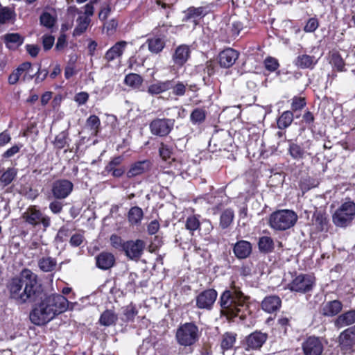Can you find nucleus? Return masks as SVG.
Listing matches in <instances>:
<instances>
[{
	"mask_svg": "<svg viewBox=\"0 0 355 355\" xmlns=\"http://www.w3.org/2000/svg\"><path fill=\"white\" fill-rule=\"evenodd\" d=\"M8 288L10 296L19 304L35 302L40 295L41 286L37 275L29 269H24L12 278Z\"/></svg>",
	"mask_w": 355,
	"mask_h": 355,
	"instance_id": "f257e3e1",
	"label": "nucleus"
},
{
	"mask_svg": "<svg viewBox=\"0 0 355 355\" xmlns=\"http://www.w3.org/2000/svg\"><path fill=\"white\" fill-rule=\"evenodd\" d=\"M38 303L30 313V320L37 325H42L55 318V315L64 312L68 307L69 302L62 295L54 294L46 295L40 289Z\"/></svg>",
	"mask_w": 355,
	"mask_h": 355,
	"instance_id": "f03ea898",
	"label": "nucleus"
},
{
	"mask_svg": "<svg viewBox=\"0 0 355 355\" xmlns=\"http://www.w3.org/2000/svg\"><path fill=\"white\" fill-rule=\"evenodd\" d=\"M248 297L240 291L239 287L232 284L229 289L220 295L218 303L220 312L229 318L239 317L245 319L249 313Z\"/></svg>",
	"mask_w": 355,
	"mask_h": 355,
	"instance_id": "7ed1b4c3",
	"label": "nucleus"
},
{
	"mask_svg": "<svg viewBox=\"0 0 355 355\" xmlns=\"http://www.w3.org/2000/svg\"><path fill=\"white\" fill-rule=\"evenodd\" d=\"M297 218V214L292 210H278L270 215L268 225L274 230L284 231L294 226Z\"/></svg>",
	"mask_w": 355,
	"mask_h": 355,
	"instance_id": "20e7f679",
	"label": "nucleus"
},
{
	"mask_svg": "<svg viewBox=\"0 0 355 355\" xmlns=\"http://www.w3.org/2000/svg\"><path fill=\"white\" fill-rule=\"evenodd\" d=\"M175 338L179 345L184 347L192 346L200 338L199 329L193 322H186L178 328Z\"/></svg>",
	"mask_w": 355,
	"mask_h": 355,
	"instance_id": "39448f33",
	"label": "nucleus"
},
{
	"mask_svg": "<svg viewBox=\"0 0 355 355\" xmlns=\"http://www.w3.org/2000/svg\"><path fill=\"white\" fill-rule=\"evenodd\" d=\"M355 216V203L347 199L333 215V222L338 226L345 227L348 226Z\"/></svg>",
	"mask_w": 355,
	"mask_h": 355,
	"instance_id": "423d86ee",
	"label": "nucleus"
},
{
	"mask_svg": "<svg viewBox=\"0 0 355 355\" xmlns=\"http://www.w3.org/2000/svg\"><path fill=\"white\" fill-rule=\"evenodd\" d=\"M21 218L28 225L32 227L42 224L44 229L51 225V218L44 215L36 206L28 207L21 215Z\"/></svg>",
	"mask_w": 355,
	"mask_h": 355,
	"instance_id": "0eeeda50",
	"label": "nucleus"
},
{
	"mask_svg": "<svg viewBox=\"0 0 355 355\" xmlns=\"http://www.w3.org/2000/svg\"><path fill=\"white\" fill-rule=\"evenodd\" d=\"M315 285V278L311 275L300 274L293 277L287 288L292 292L306 293L311 291Z\"/></svg>",
	"mask_w": 355,
	"mask_h": 355,
	"instance_id": "6e6552de",
	"label": "nucleus"
},
{
	"mask_svg": "<svg viewBox=\"0 0 355 355\" xmlns=\"http://www.w3.org/2000/svg\"><path fill=\"white\" fill-rule=\"evenodd\" d=\"M98 0H91L84 7V12L77 10L79 17L76 19V26L73 30V35L78 36L82 35L87 28L91 22L90 17L94 15V4Z\"/></svg>",
	"mask_w": 355,
	"mask_h": 355,
	"instance_id": "1a4fd4ad",
	"label": "nucleus"
},
{
	"mask_svg": "<svg viewBox=\"0 0 355 355\" xmlns=\"http://www.w3.org/2000/svg\"><path fill=\"white\" fill-rule=\"evenodd\" d=\"M174 123V119L157 118L150 122L149 128L153 135L165 137L171 132Z\"/></svg>",
	"mask_w": 355,
	"mask_h": 355,
	"instance_id": "9d476101",
	"label": "nucleus"
},
{
	"mask_svg": "<svg viewBox=\"0 0 355 355\" xmlns=\"http://www.w3.org/2000/svg\"><path fill=\"white\" fill-rule=\"evenodd\" d=\"M145 247L146 243L143 240H130L123 242L122 250L130 259L135 260L141 257Z\"/></svg>",
	"mask_w": 355,
	"mask_h": 355,
	"instance_id": "9b49d317",
	"label": "nucleus"
},
{
	"mask_svg": "<svg viewBox=\"0 0 355 355\" xmlns=\"http://www.w3.org/2000/svg\"><path fill=\"white\" fill-rule=\"evenodd\" d=\"M339 343L340 349L345 354H350L355 350V325L340 334Z\"/></svg>",
	"mask_w": 355,
	"mask_h": 355,
	"instance_id": "f8f14e48",
	"label": "nucleus"
},
{
	"mask_svg": "<svg viewBox=\"0 0 355 355\" xmlns=\"http://www.w3.org/2000/svg\"><path fill=\"white\" fill-rule=\"evenodd\" d=\"M218 297V293L213 288L205 290L196 297V306L200 309L211 310Z\"/></svg>",
	"mask_w": 355,
	"mask_h": 355,
	"instance_id": "ddd939ff",
	"label": "nucleus"
},
{
	"mask_svg": "<svg viewBox=\"0 0 355 355\" xmlns=\"http://www.w3.org/2000/svg\"><path fill=\"white\" fill-rule=\"evenodd\" d=\"M73 183L67 180H58L52 185V193L55 199H64L68 197L73 191Z\"/></svg>",
	"mask_w": 355,
	"mask_h": 355,
	"instance_id": "4468645a",
	"label": "nucleus"
},
{
	"mask_svg": "<svg viewBox=\"0 0 355 355\" xmlns=\"http://www.w3.org/2000/svg\"><path fill=\"white\" fill-rule=\"evenodd\" d=\"M302 347L304 355H321L324 349L321 340L315 336L307 338Z\"/></svg>",
	"mask_w": 355,
	"mask_h": 355,
	"instance_id": "2eb2a0df",
	"label": "nucleus"
},
{
	"mask_svg": "<svg viewBox=\"0 0 355 355\" xmlns=\"http://www.w3.org/2000/svg\"><path fill=\"white\" fill-rule=\"evenodd\" d=\"M268 339V334L261 331H256L246 337V350L260 349Z\"/></svg>",
	"mask_w": 355,
	"mask_h": 355,
	"instance_id": "dca6fc26",
	"label": "nucleus"
},
{
	"mask_svg": "<svg viewBox=\"0 0 355 355\" xmlns=\"http://www.w3.org/2000/svg\"><path fill=\"white\" fill-rule=\"evenodd\" d=\"M190 55V47L186 44H181L175 48L172 55V61L174 65L181 67L188 61Z\"/></svg>",
	"mask_w": 355,
	"mask_h": 355,
	"instance_id": "f3484780",
	"label": "nucleus"
},
{
	"mask_svg": "<svg viewBox=\"0 0 355 355\" xmlns=\"http://www.w3.org/2000/svg\"><path fill=\"white\" fill-rule=\"evenodd\" d=\"M239 55V53L232 48L224 49L218 55V62L220 66L223 68H229L232 67L238 59Z\"/></svg>",
	"mask_w": 355,
	"mask_h": 355,
	"instance_id": "a211bd4d",
	"label": "nucleus"
},
{
	"mask_svg": "<svg viewBox=\"0 0 355 355\" xmlns=\"http://www.w3.org/2000/svg\"><path fill=\"white\" fill-rule=\"evenodd\" d=\"M233 252L237 259H246L252 252V244L245 240L239 241L234 245Z\"/></svg>",
	"mask_w": 355,
	"mask_h": 355,
	"instance_id": "6ab92c4d",
	"label": "nucleus"
},
{
	"mask_svg": "<svg viewBox=\"0 0 355 355\" xmlns=\"http://www.w3.org/2000/svg\"><path fill=\"white\" fill-rule=\"evenodd\" d=\"M318 60L313 55H310L307 54H300L295 58L294 61V64L297 68L302 69H312L314 68Z\"/></svg>",
	"mask_w": 355,
	"mask_h": 355,
	"instance_id": "aec40b11",
	"label": "nucleus"
},
{
	"mask_svg": "<svg viewBox=\"0 0 355 355\" xmlns=\"http://www.w3.org/2000/svg\"><path fill=\"white\" fill-rule=\"evenodd\" d=\"M171 80H158L148 87L147 92L151 96H157L171 89Z\"/></svg>",
	"mask_w": 355,
	"mask_h": 355,
	"instance_id": "412c9836",
	"label": "nucleus"
},
{
	"mask_svg": "<svg viewBox=\"0 0 355 355\" xmlns=\"http://www.w3.org/2000/svg\"><path fill=\"white\" fill-rule=\"evenodd\" d=\"M127 46V42L125 41H120L116 42L112 47H111L105 55V59L107 62L113 61L114 60L120 58Z\"/></svg>",
	"mask_w": 355,
	"mask_h": 355,
	"instance_id": "4be33fe9",
	"label": "nucleus"
},
{
	"mask_svg": "<svg viewBox=\"0 0 355 355\" xmlns=\"http://www.w3.org/2000/svg\"><path fill=\"white\" fill-rule=\"evenodd\" d=\"M96 266L101 270H108L115 262L114 255L109 252H101L96 257Z\"/></svg>",
	"mask_w": 355,
	"mask_h": 355,
	"instance_id": "5701e85b",
	"label": "nucleus"
},
{
	"mask_svg": "<svg viewBox=\"0 0 355 355\" xmlns=\"http://www.w3.org/2000/svg\"><path fill=\"white\" fill-rule=\"evenodd\" d=\"M282 301L277 295L266 297L262 301L261 307L267 313H272L279 309Z\"/></svg>",
	"mask_w": 355,
	"mask_h": 355,
	"instance_id": "b1692460",
	"label": "nucleus"
},
{
	"mask_svg": "<svg viewBox=\"0 0 355 355\" xmlns=\"http://www.w3.org/2000/svg\"><path fill=\"white\" fill-rule=\"evenodd\" d=\"M355 323V310H350L340 314L335 320L337 328H343Z\"/></svg>",
	"mask_w": 355,
	"mask_h": 355,
	"instance_id": "393cba45",
	"label": "nucleus"
},
{
	"mask_svg": "<svg viewBox=\"0 0 355 355\" xmlns=\"http://www.w3.org/2000/svg\"><path fill=\"white\" fill-rule=\"evenodd\" d=\"M209 12L207 6L189 7L185 12V20L196 21L198 18L205 16Z\"/></svg>",
	"mask_w": 355,
	"mask_h": 355,
	"instance_id": "a878e982",
	"label": "nucleus"
},
{
	"mask_svg": "<svg viewBox=\"0 0 355 355\" xmlns=\"http://www.w3.org/2000/svg\"><path fill=\"white\" fill-rule=\"evenodd\" d=\"M342 307V303L338 300L327 302L322 307V313L325 316L331 317L338 314Z\"/></svg>",
	"mask_w": 355,
	"mask_h": 355,
	"instance_id": "bb28decb",
	"label": "nucleus"
},
{
	"mask_svg": "<svg viewBox=\"0 0 355 355\" xmlns=\"http://www.w3.org/2000/svg\"><path fill=\"white\" fill-rule=\"evenodd\" d=\"M150 168V162L148 160L139 161L134 163L129 171L127 172V176L128 178H133L137 175H139Z\"/></svg>",
	"mask_w": 355,
	"mask_h": 355,
	"instance_id": "cd10ccee",
	"label": "nucleus"
},
{
	"mask_svg": "<svg viewBox=\"0 0 355 355\" xmlns=\"http://www.w3.org/2000/svg\"><path fill=\"white\" fill-rule=\"evenodd\" d=\"M143 217V210L137 206L131 207L128 213V220L131 225L140 224Z\"/></svg>",
	"mask_w": 355,
	"mask_h": 355,
	"instance_id": "c85d7f7f",
	"label": "nucleus"
},
{
	"mask_svg": "<svg viewBox=\"0 0 355 355\" xmlns=\"http://www.w3.org/2000/svg\"><path fill=\"white\" fill-rule=\"evenodd\" d=\"M4 40L6 46L10 49H15L24 42V38L19 33H8L5 35Z\"/></svg>",
	"mask_w": 355,
	"mask_h": 355,
	"instance_id": "c756f323",
	"label": "nucleus"
},
{
	"mask_svg": "<svg viewBox=\"0 0 355 355\" xmlns=\"http://www.w3.org/2000/svg\"><path fill=\"white\" fill-rule=\"evenodd\" d=\"M30 67L29 62H25L21 64L16 69H15L8 77V83L10 85H15L19 80L20 77L24 72V70H27Z\"/></svg>",
	"mask_w": 355,
	"mask_h": 355,
	"instance_id": "7c9ffc66",
	"label": "nucleus"
},
{
	"mask_svg": "<svg viewBox=\"0 0 355 355\" xmlns=\"http://www.w3.org/2000/svg\"><path fill=\"white\" fill-rule=\"evenodd\" d=\"M143 78L137 73H130L125 76L124 83L132 89H139L143 83Z\"/></svg>",
	"mask_w": 355,
	"mask_h": 355,
	"instance_id": "2f4dec72",
	"label": "nucleus"
},
{
	"mask_svg": "<svg viewBox=\"0 0 355 355\" xmlns=\"http://www.w3.org/2000/svg\"><path fill=\"white\" fill-rule=\"evenodd\" d=\"M117 320L118 316L113 311L106 310L101 314L99 322L101 325L109 327L115 324Z\"/></svg>",
	"mask_w": 355,
	"mask_h": 355,
	"instance_id": "473e14b6",
	"label": "nucleus"
},
{
	"mask_svg": "<svg viewBox=\"0 0 355 355\" xmlns=\"http://www.w3.org/2000/svg\"><path fill=\"white\" fill-rule=\"evenodd\" d=\"M258 247L261 252H270L274 249V241L272 239L270 236H261L259 239Z\"/></svg>",
	"mask_w": 355,
	"mask_h": 355,
	"instance_id": "72a5a7b5",
	"label": "nucleus"
},
{
	"mask_svg": "<svg viewBox=\"0 0 355 355\" xmlns=\"http://www.w3.org/2000/svg\"><path fill=\"white\" fill-rule=\"evenodd\" d=\"M288 153L296 160L304 159L306 154V151L301 146L293 142L289 145Z\"/></svg>",
	"mask_w": 355,
	"mask_h": 355,
	"instance_id": "f704fd0d",
	"label": "nucleus"
},
{
	"mask_svg": "<svg viewBox=\"0 0 355 355\" xmlns=\"http://www.w3.org/2000/svg\"><path fill=\"white\" fill-rule=\"evenodd\" d=\"M147 42L149 51L153 53H159L162 51L165 46L164 40L159 37H153L148 39Z\"/></svg>",
	"mask_w": 355,
	"mask_h": 355,
	"instance_id": "c9c22d12",
	"label": "nucleus"
},
{
	"mask_svg": "<svg viewBox=\"0 0 355 355\" xmlns=\"http://www.w3.org/2000/svg\"><path fill=\"white\" fill-rule=\"evenodd\" d=\"M293 121V114L291 111H285L277 119V127L279 129L288 128Z\"/></svg>",
	"mask_w": 355,
	"mask_h": 355,
	"instance_id": "e433bc0d",
	"label": "nucleus"
},
{
	"mask_svg": "<svg viewBox=\"0 0 355 355\" xmlns=\"http://www.w3.org/2000/svg\"><path fill=\"white\" fill-rule=\"evenodd\" d=\"M234 214L232 209H227L223 211L220 217V226L223 229L227 228L233 221Z\"/></svg>",
	"mask_w": 355,
	"mask_h": 355,
	"instance_id": "4c0bfd02",
	"label": "nucleus"
},
{
	"mask_svg": "<svg viewBox=\"0 0 355 355\" xmlns=\"http://www.w3.org/2000/svg\"><path fill=\"white\" fill-rule=\"evenodd\" d=\"M56 261L51 257H42L38 261V266L44 272L53 271L56 266Z\"/></svg>",
	"mask_w": 355,
	"mask_h": 355,
	"instance_id": "58836bf2",
	"label": "nucleus"
},
{
	"mask_svg": "<svg viewBox=\"0 0 355 355\" xmlns=\"http://www.w3.org/2000/svg\"><path fill=\"white\" fill-rule=\"evenodd\" d=\"M86 126L89 128L92 134L97 135L100 130L101 121L96 115H91L86 120Z\"/></svg>",
	"mask_w": 355,
	"mask_h": 355,
	"instance_id": "ea45409f",
	"label": "nucleus"
},
{
	"mask_svg": "<svg viewBox=\"0 0 355 355\" xmlns=\"http://www.w3.org/2000/svg\"><path fill=\"white\" fill-rule=\"evenodd\" d=\"M122 316L121 320L123 321H132L134 320L135 315L137 314L135 306L130 304L123 308H122Z\"/></svg>",
	"mask_w": 355,
	"mask_h": 355,
	"instance_id": "a19ab883",
	"label": "nucleus"
},
{
	"mask_svg": "<svg viewBox=\"0 0 355 355\" xmlns=\"http://www.w3.org/2000/svg\"><path fill=\"white\" fill-rule=\"evenodd\" d=\"M200 226V223L199 220V216L193 215L187 217L185 221V227L187 230H189L191 234H193V232L199 230Z\"/></svg>",
	"mask_w": 355,
	"mask_h": 355,
	"instance_id": "79ce46f5",
	"label": "nucleus"
},
{
	"mask_svg": "<svg viewBox=\"0 0 355 355\" xmlns=\"http://www.w3.org/2000/svg\"><path fill=\"white\" fill-rule=\"evenodd\" d=\"M71 234V230L69 227L68 225H63L61 227L55 238V241L56 243H63L67 241L68 238Z\"/></svg>",
	"mask_w": 355,
	"mask_h": 355,
	"instance_id": "37998d69",
	"label": "nucleus"
},
{
	"mask_svg": "<svg viewBox=\"0 0 355 355\" xmlns=\"http://www.w3.org/2000/svg\"><path fill=\"white\" fill-rule=\"evenodd\" d=\"M171 80V89L173 94L178 96H182L185 94L187 91V84L183 82L178 81L175 82L173 80Z\"/></svg>",
	"mask_w": 355,
	"mask_h": 355,
	"instance_id": "c03bdc74",
	"label": "nucleus"
},
{
	"mask_svg": "<svg viewBox=\"0 0 355 355\" xmlns=\"http://www.w3.org/2000/svg\"><path fill=\"white\" fill-rule=\"evenodd\" d=\"M17 175V169L15 168H8L1 176L0 181L4 185H8L11 183Z\"/></svg>",
	"mask_w": 355,
	"mask_h": 355,
	"instance_id": "a18cd8bd",
	"label": "nucleus"
},
{
	"mask_svg": "<svg viewBox=\"0 0 355 355\" xmlns=\"http://www.w3.org/2000/svg\"><path fill=\"white\" fill-rule=\"evenodd\" d=\"M313 221L318 229L322 231L327 227V220L325 215L320 211H317L313 215Z\"/></svg>",
	"mask_w": 355,
	"mask_h": 355,
	"instance_id": "49530a36",
	"label": "nucleus"
},
{
	"mask_svg": "<svg viewBox=\"0 0 355 355\" xmlns=\"http://www.w3.org/2000/svg\"><path fill=\"white\" fill-rule=\"evenodd\" d=\"M236 341V335L232 333H226L224 334L221 347L224 349H229L232 348Z\"/></svg>",
	"mask_w": 355,
	"mask_h": 355,
	"instance_id": "de8ad7c7",
	"label": "nucleus"
},
{
	"mask_svg": "<svg viewBox=\"0 0 355 355\" xmlns=\"http://www.w3.org/2000/svg\"><path fill=\"white\" fill-rule=\"evenodd\" d=\"M40 20V24L47 28H52L55 23V17L47 12H44L41 15Z\"/></svg>",
	"mask_w": 355,
	"mask_h": 355,
	"instance_id": "09e8293b",
	"label": "nucleus"
},
{
	"mask_svg": "<svg viewBox=\"0 0 355 355\" xmlns=\"http://www.w3.org/2000/svg\"><path fill=\"white\" fill-rule=\"evenodd\" d=\"M331 63L334 68L336 69L338 71H345V62L341 56L337 53L332 55Z\"/></svg>",
	"mask_w": 355,
	"mask_h": 355,
	"instance_id": "8fccbe9b",
	"label": "nucleus"
},
{
	"mask_svg": "<svg viewBox=\"0 0 355 355\" xmlns=\"http://www.w3.org/2000/svg\"><path fill=\"white\" fill-rule=\"evenodd\" d=\"M159 153L161 157L166 161L171 157L173 154V148L171 146L162 143L159 148Z\"/></svg>",
	"mask_w": 355,
	"mask_h": 355,
	"instance_id": "3c124183",
	"label": "nucleus"
},
{
	"mask_svg": "<svg viewBox=\"0 0 355 355\" xmlns=\"http://www.w3.org/2000/svg\"><path fill=\"white\" fill-rule=\"evenodd\" d=\"M191 121L194 123H201L205 119V112L202 109L196 108L191 114Z\"/></svg>",
	"mask_w": 355,
	"mask_h": 355,
	"instance_id": "603ef678",
	"label": "nucleus"
},
{
	"mask_svg": "<svg viewBox=\"0 0 355 355\" xmlns=\"http://www.w3.org/2000/svg\"><path fill=\"white\" fill-rule=\"evenodd\" d=\"M14 15L13 11L7 7L0 8V23L4 24L10 20Z\"/></svg>",
	"mask_w": 355,
	"mask_h": 355,
	"instance_id": "864d4df0",
	"label": "nucleus"
},
{
	"mask_svg": "<svg viewBox=\"0 0 355 355\" xmlns=\"http://www.w3.org/2000/svg\"><path fill=\"white\" fill-rule=\"evenodd\" d=\"M40 65L38 66L37 71L36 72H34L33 69L32 67V64L30 62L29 68H28L27 70H24L21 80L23 82L31 80L36 76V74L40 73Z\"/></svg>",
	"mask_w": 355,
	"mask_h": 355,
	"instance_id": "5fc2aeb1",
	"label": "nucleus"
},
{
	"mask_svg": "<svg viewBox=\"0 0 355 355\" xmlns=\"http://www.w3.org/2000/svg\"><path fill=\"white\" fill-rule=\"evenodd\" d=\"M264 65L267 70L272 72L277 69L279 64L277 59L272 57H268L264 60Z\"/></svg>",
	"mask_w": 355,
	"mask_h": 355,
	"instance_id": "6e6d98bb",
	"label": "nucleus"
},
{
	"mask_svg": "<svg viewBox=\"0 0 355 355\" xmlns=\"http://www.w3.org/2000/svg\"><path fill=\"white\" fill-rule=\"evenodd\" d=\"M67 134L64 132H60L54 141V145L59 149L63 148L67 144Z\"/></svg>",
	"mask_w": 355,
	"mask_h": 355,
	"instance_id": "4d7b16f0",
	"label": "nucleus"
},
{
	"mask_svg": "<svg viewBox=\"0 0 355 355\" xmlns=\"http://www.w3.org/2000/svg\"><path fill=\"white\" fill-rule=\"evenodd\" d=\"M84 241V236L82 234L76 233L71 236L69 243L72 247H78Z\"/></svg>",
	"mask_w": 355,
	"mask_h": 355,
	"instance_id": "13d9d810",
	"label": "nucleus"
},
{
	"mask_svg": "<svg viewBox=\"0 0 355 355\" xmlns=\"http://www.w3.org/2000/svg\"><path fill=\"white\" fill-rule=\"evenodd\" d=\"M306 105V102L304 98L294 97L291 104V109L293 111L302 110Z\"/></svg>",
	"mask_w": 355,
	"mask_h": 355,
	"instance_id": "bf43d9fd",
	"label": "nucleus"
},
{
	"mask_svg": "<svg viewBox=\"0 0 355 355\" xmlns=\"http://www.w3.org/2000/svg\"><path fill=\"white\" fill-rule=\"evenodd\" d=\"M318 21L315 18H310L306 22L304 30L306 33L314 32L318 27Z\"/></svg>",
	"mask_w": 355,
	"mask_h": 355,
	"instance_id": "052dcab7",
	"label": "nucleus"
},
{
	"mask_svg": "<svg viewBox=\"0 0 355 355\" xmlns=\"http://www.w3.org/2000/svg\"><path fill=\"white\" fill-rule=\"evenodd\" d=\"M58 199L53 200L49 204V209L53 214H60L63 208L62 202L58 200Z\"/></svg>",
	"mask_w": 355,
	"mask_h": 355,
	"instance_id": "680f3d73",
	"label": "nucleus"
},
{
	"mask_svg": "<svg viewBox=\"0 0 355 355\" xmlns=\"http://www.w3.org/2000/svg\"><path fill=\"white\" fill-rule=\"evenodd\" d=\"M89 98V94L85 92H81L76 94L74 96V101L79 105H85Z\"/></svg>",
	"mask_w": 355,
	"mask_h": 355,
	"instance_id": "e2e57ef3",
	"label": "nucleus"
},
{
	"mask_svg": "<svg viewBox=\"0 0 355 355\" xmlns=\"http://www.w3.org/2000/svg\"><path fill=\"white\" fill-rule=\"evenodd\" d=\"M55 38L51 35H44L42 37V44L44 49L47 51L51 49L54 44Z\"/></svg>",
	"mask_w": 355,
	"mask_h": 355,
	"instance_id": "0e129e2a",
	"label": "nucleus"
},
{
	"mask_svg": "<svg viewBox=\"0 0 355 355\" xmlns=\"http://www.w3.org/2000/svg\"><path fill=\"white\" fill-rule=\"evenodd\" d=\"M202 227L200 226L199 230L202 232L204 234H209L213 230L214 227L209 220H204L200 223Z\"/></svg>",
	"mask_w": 355,
	"mask_h": 355,
	"instance_id": "69168bd1",
	"label": "nucleus"
},
{
	"mask_svg": "<svg viewBox=\"0 0 355 355\" xmlns=\"http://www.w3.org/2000/svg\"><path fill=\"white\" fill-rule=\"evenodd\" d=\"M122 160L123 158L121 156L114 157L106 166L105 170L107 172H111L113 168H115L116 166L119 165L121 163Z\"/></svg>",
	"mask_w": 355,
	"mask_h": 355,
	"instance_id": "338daca9",
	"label": "nucleus"
},
{
	"mask_svg": "<svg viewBox=\"0 0 355 355\" xmlns=\"http://www.w3.org/2000/svg\"><path fill=\"white\" fill-rule=\"evenodd\" d=\"M159 229V223L157 220H152L147 227V230L149 234H156Z\"/></svg>",
	"mask_w": 355,
	"mask_h": 355,
	"instance_id": "774afa93",
	"label": "nucleus"
}]
</instances>
